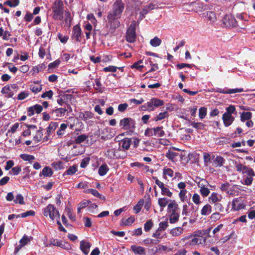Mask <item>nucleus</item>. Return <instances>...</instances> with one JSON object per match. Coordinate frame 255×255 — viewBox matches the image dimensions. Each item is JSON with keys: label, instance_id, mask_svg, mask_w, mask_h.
<instances>
[{"label": "nucleus", "instance_id": "52", "mask_svg": "<svg viewBox=\"0 0 255 255\" xmlns=\"http://www.w3.org/2000/svg\"><path fill=\"white\" fill-rule=\"evenodd\" d=\"M235 167L238 171L242 172L243 174L245 173V171L247 170V166L241 163L236 164Z\"/></svg>", "mask_w": 255, "mask_h": 255}, {"label": "nucleus", "instance_id": "2", "mask_svg": "<svg viewBox=\"0 0 255 255\" xmlns=\"http://www.w3.org/2000/svg\"><path fill=\"white\" fill-rule=\"evenodd\" d=\"M52 17L57 20H61L63 19L64 12L63 3L61 0L55 1L52 6Z\"/></svg>", "mask_w": 255, "mask_h": 255}, {"label": "nucleus", "instance_id": "54", "mask_svg": "<svg viewBox=\"0 0 255 255\" xmlns=\"http://www.w3.org/2000/svg\"><path fill=\"white\" fill-rule=\"evenodd\" d=\"M67 127V125L65 124H62L59 128V129L57 131V134L59 136H62L64 132Z\"/></svg>", "mask_w": 255, "mask_h": 255}, {"label": "nucleus", "instance_id": "11", "mask_svg": "<svg viewBox=\"0 0 255 255\" xmlns=\"http://www.w3.org/2000/svg\"><path fill=\"white\" fill-rule=\"evenodd\" d=\"M50 243L53 246L59 247L67 250L71 249L69 245L60 240L52 239L50 240Z\"/></svg>", "mask_w": 255, "mask_h": 255}, {"label": "nucleus", "instance_id": "59", "mask_svg": "<svg viewBox=\"0 0 255 255\" xmlns=\"http://www.w3.org/2000/svg\"><path fill=\"white\" fill-rule=\"evenodd\" d=\"M161 193L163 196H167L168 197H171L173 194L172 192H171L169 189L167 187L161 191Z\"/></svg>", "mask_w": 255, "mask_h": 255}, {"label": "nucleus", "instance_id": "13", "mask_svg": "<svg viewBox=\"0 0 255 255\" xmlns=\"http://www.w3.org/2000/svg\"><path fill=\"white\" fill-rule=\"evenodd\" d=\"M91 247V243L87 241L82 240L80 243V249L85 255L89 254Z\"/></svg>", "mask_w": 255, "mask_h": 255}, {"label": "nucleus", "instance_id": "43", "mask_svg": "<svg viewBox=\"0 0 255 255\" xmlns=\"http://www.w3.org/2000/svg\"><path fill=\"white\" fill-rule=\"evenodd\" d=\"M199 187H200V193L204 197H207L209 195L210 193L209 189L206 187L205 185L200 186L199 185Z\"/></svg>", "mask_w": 255, "mask_h": 255}, {"label": "nucleus", "instance_id": "27", "mask_svg": "<svg viewBox=\"0 0 255 255\" xmlns=\"http://www.w3.org/2000/svg\"><path fill=\"white\" fill-rule=\"evenodd\" d=\"M153 134L157 137H162L165 134L162 127H157L153 128Z\"/></svg>", "mask_w": 255, "mask_h": 255}, {"label": "nucleus", "instance_id": "23", "mask_svg": "<svg viewBox=\"0 0 255 255\" xmlns=\"http://www.w3.org/2000/svg\"><path fill=\"white\" fill-rule=\"evenodd\" d=\"M222 199V196L215 192L212 193L209 198V201H211L212 203L215 204L220 201Z\"/></svg>", "mask_w": 255, "mask_h": 255}, {"label": "nucleus", "instance_id": "60", "mask_svg": "<svg viewBox=\"0 0 255 255\" xmlns=\"http://www.w3.org/2000/svg\"><path fill=\"white\" fill-rule=\"evenodd\" d=\"M29 95V93L27 91H22L20 92L17 96V99L18 100H22L28 97Z\"/></svg>", "mask_w": 255, "mask_h": 255}, {"label": "nucleus", "instance_id": "28", "mask_svg": "<svg viewBox=\"0 0 255 255\" xmlns=\"http://www.w3.org/2000/svg\"><path fill=\"white\" fill-rule=\"evenodd\" d=\"M205 16L211 23L214 22L217 19L215 13L211 11H207Z\"/></svg>", "mask_w": 255, "mask_h": 255}, {"label": "nucleus", "instance_id": "24", "mask_svg": "<svg viewBox=\"0 0 255 255\" xmlns=\"http://www.w3.org/2000/svg\"><path fill=\"white\" fill-rule=\"evenodd\" d=\"M232 209L238 211L242 208V204L240 199L236 198L232 201Z\"/></svg>", "mask_w": 255, "mask_h": 255}, {"label": "nucleus", "instance_id": "61", "mask_svg": "<svg viewBox=\"0 0 255 255\" xmlns=\"http://www.w3.org/2000/svg\"><path fill=\"white\" fill-rule=\"evenodd\" d=\"M57 37L60 42L62 43H65L67 42L68 39V36L67 35H63L61 33H58L57 34Z\"/></svg>", "mask_w": 255, "mask_h": 255}, {"label": "nucleus", "instance_id": "38", "mask_svg": "<svg viewBox=\"0 0 255 255\" xmlns=\"http://www.w3.org/2000/svg\"><path fill=\"white\" fill-rule=\"evenodd\" d=\"M34 83L37 85H31L30 89L32 92L36 94L41 91L42 90V85L39 84L38 82H34Z\"/></svg>", "mask_w": 255, "mask_h": 255}, {"label": "nucleus", "instance_id": "14", "mask_svg": "<svg viewBox=\"0 0 255 255\" xmlns=\"http://www.w3.org/2000/svg\"><path fill=\"white\" fill-rule=\"evenodd\" d=\"M244 91L243 88H235V89H228L227 88H218L216 92L223 94H233L236 93H241Z\"/></svg>", "mask_w": 255, "mask_h": 255}, {"label": "nucleus", "instance_id": "36", "mask_svg": "<svg viewBox=\"0 0 255 255\" xmlns=\"http://www.w3.org/2000/svg\"><path fill=\"white\" fill-rule=\"evenodd\" d=\"M170 216H169V221L170 223L171 224L175 223L177 222L179 218V214L177 212H171L170 213Z\"/></svg>", "mask_w": 255, "mask_h": 255}, {"label": "nucleus", "instance_id": "15", "mask_svg": "<svg viewBox=\"0 0 255 255\" xmlns=\"http://www.w3.org/2000/svg\"><path fill=\"white\" fill-rule=\"evenodd\" d=\"M130 249L136 255H145L146 254L145 249L142 247L132 245L130 247Z\"/></svg>", "mask_w": 255, "mask_h": 255}, {"label": "nucleus", "instance_id": "12", "mask_svg": "<svg viewBox=\"0 0 255 255\" xmlns=\"http://www.w3.org/2000/svg\"><path fill=\"white\" fill-rule=\"evenodd\" d=\"M81 36V29L79 25H76L73 27L72 37L75 41H80Z\"/></svg>", "mask_w": 255, "mask_h": 255}, {"label": "nucleus", "instance_id": "35", "mask_svg": "<svg viewBox=\"0 0 255 255\" xmlns=\"http://www.w3.org/2000/svg\"><path fill=\"white\" fill-rule=\"evenodd\" d=\"M212 211V207L209 204H206L201 209V214L202 215L206 216L209 215Z\"/></svg>", "mask_w": 255, "mask_h": 255}, {"label": "nucleus", "instance_id": "29", "mask_svg": "<svg viewBox=\"0 0 255 255\" xmlns=\"http://www.w3.org/2000/svg\"><path fill=\"white\" fill-rule=\"evenodd\" d=\"M43 135L42 128L40 127L39 129L37 131L35 135L33 137V140L35 142L38 143L39 141H42Z\"/></svg>", "mask_w": 255, "mask_h": 255}, {"label": "nucleus", "instance_id": "40", "mask_svg": "<svg viewBox=\"0 0 255 255\" xmlns=\"http://www.w3.org/2000/svg\"><path fill=\"white\" fill-rule=\"evenodd\" d=\"M150 44L153 47H157L161 43V40L157 36H155L150 40Z\"/></svg>", "mask_w": 255, "mask_h": 255}, {"label": "nucleus", "instance_id": "21", "mask_svg": "<svg viewBox=\"0 0 255 255\" xmlns=\"http://www.w3.org/2000/svg\"><path fill=\"white\" fill-rule=\"evenodd\" d=\"M184 231V229L181 227H178L174 228L172 229L170 231V234L173 237H178L181 234H183Z\"/></svg>", "mask_w": 255, "mask_h": 255}, {"label": "nucleus", "instance_id": "26", "mask_svg": "<svg viewBox=\"0 0 255 255\" xmlns=\"http://www.w3.org/2000/svg\"><path fill=\"white\" fill-rule=\"evenodd\" d=\"M121 143H122V147L123 149L128 150L130 147L131 139L129 138H125L122 140Z\"/></svg>", "mask_w": 255, "mask_h": 255}, {"label": "nucleus", "instance_id": "39", "mask_svg": "<svg viewBox=\"0 0 255 255\" xmlns=\"http://www.w3.org/2000/svg\"><path fill=\"white\" fill-rule=\"evenodd\" d=\"M70 96L69 95H65L63 96H61L59 97V98L57 100V103L61 106H63L65 105H67L66 104V100L68 99V97Z\"/></svg>", "mask_w": 255, "mask_h": 255}, {"label": "nucleus", "instance_id": "7", "mask_svg": "<svg viewBox=\"0 0 255 255\" xmlns=\"http://www.w3.org/2000/svg\"><path fill=\"white\" fill-rule=\"evenodd\" d=\"M71 107L69 104L64 108H57L53 110L51 113L52 117L55 120H59L65 115V113L69 111Z\"/></svg>", "mask_w": 255, "mask_h": 255}, {"label": "nucleus", "instance_id": "41", "mask_svg": "<svg viewBox=\"0 0 255 255\" xmlns=\"http://www.w3.org/2000/svg\"><path fill=\"white\" fill-rule=\"evenodd\" d=\"M153 100L151 99L149 101L147 102L143 106L146 110L149 111H153L155 110L156 108L155 107H154L153 104Z\"/></svg>", "mask_w": 255, "mask_h": 255}, {"label": "nucleus", "instance_id": "64", "mask_svg": "<svg viewBox=\"0 0 255 255\" xmlns=\"http://www.w3.org/2000/svg\"><path fill=\"white\" fill-rule=\"evenodd\" d=\"M90 160V158L89 157L83 158L80 163V167L81 168H85L89 163Z\"/></svg>", "mask_w": 255, "mask_h": 255}, {"label": "nucleus", "instance_id": "30", "mask_svg": "<svg viewBox=\"0 0 255 255\" xmlns=\"http://www.w3.org/2000/svg\"><path fill=\"white\" fill-rule=\"evenodd\" d=\"M163 175L164 179H167V177H172L174 175V171L169 168H164L163 170Z\"/></svg>", "mask_w": 255, "mask_h": 255}, {"label": "nucleus", "instance_id": "45", "mask_svg": "<svg viewBox=\"0 0 255 255\" xmlns=\"http://www.w3.org/2000/svg\"><path fill=\"white\" fill-rule=\"evenodd\" d=\"M14 202L15 204L18 203L21 205L25 204L23 197L20 194H17L15 196L14 199Z\"/></svg>", "mask_w": 255, "mask_h": 255}, {"label": "nucleus", "instance_id": "63", "mask_svg": "<svg viewBox=\"0 0 255 255\" xmlns=\"http://www.w3.org/2000/svg\"><path fill=\"white\" fill-rule=\"evenodd\" d=\"M21 167L19 166H16L13 167L11 170L10 171V173L13 174L14 175H18L19 172L21 171Z\"/></svg>", "mask_w": 255, "mask_h": 255}, {"label": "nucleus", "instance_id": "33", "mask_svg": "<svg viewBox=\"0 0 255 255\" xmlns=\"http://www.w3.org/2000/svg\"><path fill=\"white\" fill-rule=\"evenodd\" d=\"M252 117V113L250 112H244L241 114V121L245 122L251 119Z\"/></svg>", "mask_w": 255, "mask_h": 255}, {"label": "nucleus", "instance_id": "47", "mask_svg": "<svg viewBox=\"0 0 255 255\" xmlns=\"http://www.w3.org/2000/svg\"><path fill=\"white\" fill-rule=\"evenodd\" d=\"M207 113V109L206 107H203L199 110V117L200 119H203L205 118Z\"/></svg>", "mask_w": 255, "mask_h": 255}, {"label": "nucleus", "instance_id": "56", "mask_svg": "<svg viewBox=\"0 0 255 255\" xmlns=\"http://www.w3.org/2000/svg\"><path fill=\"white\" fill-rule=\"evenodd\" d=\"M152 100H153V104L154 106V107H155V108H157V107H159L160 106H162L164 105V102L163 100H161L160 99H157V98H152Z\"/></svg>", "mask_w": 255, "mask_h": 255}, {"label": "nucleus", "instance_id": "20", "mask_svg": "<svg viewBox=\"0 0 255 255\" xmlns=\"http://www.w3.org/2000/svg\"><path fill=\"white\" fill-rule=\"evenodd\" d=\"M53 173V172L51 168L48 166H46L43 168L41 172L39 173V176L51 177Z\"/></svg>", "mask_w": 255, "mask_h": 255}, {"label": "nucleus", "instance_id": "5", "mask_svg": "<svg viewBox=\"0 0 255 255\" xmlns=\"http://www.w3.org/2000/svg\"><path fill=\"white\" fill-rule=\"evenodd\" d=\"M186 184L184 182H180L177 184L178 188L180 190L178 196L180 201L182 202L190 201L191 194L185 189Z\"/></svg>", "mask_w": 255, "mask_h": 255}, {"label": "nucleus", "instance_id": "46", "mask_svg": "<svg viewBox=\"0 0 255 255\" xmlns=\"http://www.w3.org/2000/svg\"><path fill=\"white\" fill-rule=\"evenodd\" d=\"M144 204V200L143 199H140L138 203L136 204L135 206L133 207V210L135 213H139Z\"/></svg>", "mask_w": 255, "mask_h": 255}, {"label": "nucleus", "instance_id": "44", "mask_svg": "<svg viewBox=\"0 0 255 255\" xmlns=\"http://www.w3.org/2000/svg\"><path fill=\"white\" fill-rule=\"evenodd\" d=\"M123 68V67H118L112 65H110L107 67L104 68L103 69V71L106 72H115L118 69L122 70Z\"/></svg>", "mask_w": 255, "mask_h": 255}, {"label": "nucleus", "instance_id": "34", "mask_svg": "<svg viewBox=\"0 0 255 255\" xmlns=\"http://www.w3.org/2000/svg\"><path fill=\"white\" fill-rule=\"evenodd\" d=\"M213 161L216 166H222L225 162V159L221 156H216L213 160Z\"/></svg>", "mask_w": 255, "mask_h": 255}, {"label": "nucleus", "instance_id": "37", "mask_svg": "<svg viewBox=\"0 0 255 255\" xmlns=\"http://www.w3.org/2000/svg\"><path fill=\"white\" fill-rule=\"evenodd\" d=\"M86 193H91L95 197H98L101 199H105V197L101 195L99 192L94 189H88L85 191Z\"/></svg>", "mask_w": 255, "mask_h": 255}, {"label": "nucleus", "instance_id": "55", "mask_svg": "<svg viewBox=\"0 0 255 255\" xmlns=\"http://www.w3.org/2000/svg\"><path fill=\"white\" fill-rule=\"evenodd\" d=\"M153 224L151 220L147 221L144 225V230L145 232H148L153 227Z\"/></svg>", "mask_w": 255, "mask_h": 255}, {"label": "nucleus", "instance_id": "9", "mask_svg": "<svg viewBox=\"0 0 255 255\" xmlns=\"http://www.w3.org/2000/svg\"><path fill=\"white\" fill-rule=\"evenodd\" d=\"M126 38L127 41L130 43L134 42L136 40L135 29L131 25L127 29Z\"/></svg>", "mask_w": 255, "mask_h": 255}, {"label": "nucleus", "instance_id": "4", "mask_svg": "<svg viewBox=\"0 0 255 255\" xmlns=\"http://www.w3.org/2000/svg\"><path fill=\"white\" fill-rule=\"evenodd\" d=\"M43 214L46 217H49L52 220L55 219H59V213L52 204H48L43 209Z\"/></svg>", "mask_w": 255, "mask_h": 255}, {"label": "nucleus", "instance_id": "51", "mask_svg": "<svg viewBox=\"0 0 255 255\" xmlns=\"http://www.w3.org/2000/svg\"><path fill=\"white\" fill-rule=\"evenodd\" d=\"M90 203H91V201L90 200H84L81 202L78 205V212L80 211L81 209L87 207Z\"/></svg>", "mask_w": 255, "mask_h": 255}, {"label": "nucleus", "instance_id": "1", "mask_svg": "<svg viewBox=\"0 0 255 255\" xmlns=\"http://www.w3.org/2000/svg\"><path fill=\"white\" fill-rule=\"evenodd\" d=\"M124 9L125 3L123 0H115L112 8L107 16L110 26L113 29H116L120 26L119 19L121 17Z\"/></svg>", "mask_w": 255, "mask_h": 255}, {"label": "nucleus", "instance_id": "58", "mask_svg": "<svg viewBox=\"0 0 255 255\" xmlns=\"http://www.w3.org/2000/svg\"><path fill=\"white\" fill-rule=\"evenodd\" d=\"M162 232L161 230H159V229H157L155 233H154L152 235V237L159 239L157 242H159L160 240H161L163 236L161 235V232Z\"/></svg>", "mask_w": 255, "mask_h": 255}, {"label": "nucleus", "instance_id": "10", "mask_svg": "<svg viewBox=\"0 0 255 255\" xmlns=\"http://www.w3.org/2000/svg\"><path fill=\"white\" fill-rule=\"evenodd\" d=\"M206 239L204 237L197 238L196 237H193L191 240L187 241L185 243L186 246H195L197 245L202 244L206 242Z\"/></svg>", "mask_w": 255, "mask_h": 255}, {"label": "nucleus", "instance_id": "57", "mask_svg": "<svg viewBox=\"0 0 255 255\" xmlns=\"http://www.w3.org/2000/svg\"><path fill=\"white\" fill-rule=\"evenodd\" d=\"M87 138L88 136L85 134L80 135L76 138L75 142L78 144L81 143L84 141Z\"/></svg>", "mask_w": 255, "mask_h": 255}, {"label": "nucleus", "instance_id": "25", "mask_svg": "<svg viewBox=\"0 0 255 255\" xmlns=\"http://www.w3.org/2000/svg\"><path fill=\"white\" fill-rule=\"evenodd\" d=\"M169 201L170 200L165 197L159 198L158 199V203L160 208V211H162L163 210L164 208L167 205Z\"/></svg>", "mask_w": 255, "mask_h": 255}, {"label": "nucleus", "instance_id": "49", "mask_svg": "<svg viewBox=\"0 0 255 255\" xmlns=\"http://www.w3.org/2000/svg\"><path fill=\"white\" fill-rule=\"evenodd\" d=\"M20 156L21 158L23 160L28 161L29 162L32 161L35 159V157L33 155L27 154H22Z\"/></svg>", "mask_w": 255, "mask_h": 255}, {"label": "nucleus", "instance_id": "18", "mask_svg": "<svg viewBox=\"0 0 255 255\" xmlns=\"http://www.w3.org/2000/svg\"><path fill=\"white\" fill-rule=\"evenodd\" d=\"M1 92L3 94L5 95V97L7 98H11L14 95V92L11 91L9 85H7L3 87Z\"/></svg>", "mask_w": 255, "mask_h": 255}, {"label": "nucleus", "instance_id": "8", "mask_svg": "<svg viewBox=\"0 0 255 255\" xmlns=\"http://www.w3.org/2000/svg\"><path fill=\"white\" fill-rule=\"evenodd\" d=\"M224 26L228 28L234 27L237 25V21L231 14L225 15L222 20Z\"/></svg>", "mask_w": 255, "mask_h": 255}, {"label": "nucleus", "instance_id": "42", "mask_svg": "<svg viewBox=\"0 0 255 255\" xmlns=\"http://www.w3.org/2000/svg\"><path fill=\"white\" fill-rule=\"evenodd\" d=\"M178 155V153L170 150L166 153V156L172 161H174Z\"/></svg>", "mask_w": 255, "mask_h": 255}, {"label": "nucleus", "instance_id": "53", "mask_svg": "<svg viewBox=\"0 0 255 255\" xmlns=\"http://www.w3.org/2000/svg\"><path fill=\"white\" fill-rule=\"evenodd\" d=\"M222 216H223V215H221L219 213L215 212L211 215L210 219L212 222H216L219 220Z\"/></svg>", "mask_w": 255, "mask_h": 255}, {"label": "nucleus", "instance_id": "3", "mask_svg": "<svg viewBox=\"0 0 255 255\" xmlns=\"http://www.w3.org/2000/svg\"><path fill=\"white\" fill-rule=\"evenodd\" d=\"M226 112L223 115L222 120L225 127H228L231 125L235 120L232 114H236V108L234 106L231 105L227 107Z\"/></svg>", "mask_w": 255, "mask_h": 255}, {"label": "nucleus", "instance_id": "62", "mask_svg": "<svg viewBox=\"0 0 255 255\" xmlns=\"http://www.w3.org/2000/svg\"><path fill=\"white\" fill-rule=\"evenodd\" d=\"M65 18H64V21L68 25H70V22L71 20V14L69 11H65Z\"/></svg>", "mask_w": 255, "mask_h": 255}, {"label": "nucleus", "instance_id": "22", "mask_svg": "<svg viewBox=\"0 0 255 255\" xmlns=\"http://www.w3.org/2000/svg\"><path fill=\"white\" fill-rule=\"evenodd\" d=\"M168 117L169 114L168 112L165 111L164 112L160 113L156 116L154 117L152 120L154 122H158L164 120L165 119L167 118Z\"/></svg>", "mask_w": 255, "mask_h": 255}, {"label": "nucleus", "instance_id": "32", "mask_svg": "<svg viewBox=\"0 0 255 255\" xmlns=\"http://www.w3.org/2000/svg\"><path fill=\"white\" fill-rule=\"evenodd\" d=\"M32 237H28L27 236L24 235L20 240V245L19 246L21 248L22 247L28 244L32 240Z\"/></svg>", "mask_w": 255, "mask_h": 255}, {"label": "nucleus", "instance_id": "31", "mask_svg": "<svg viewBox=\"0 0 255 255\" xmlns=\"http://www.w3.org/2000/svg\"><path fill=\"white\" fill-rule=\"evenodd\" d=\"M109 170L108 165L105 163L99 167L98 173L100 176H104L107 174Z\"/></svg>", "mask_w": 255, "mask_h": 255}, {"label": "nucleus", "instance_id": "19", "mask_svg": "<svg viewBox=\"0 0 255 255\" xmlns=\"http://www.w3.org/2000/svg\"><path fill=\"white\" fill-rule=\"evenodd\" d=\"M173 249V247H168L166 245H163L161 244L157 246L156 252L157 253H161L162 252H164L165 253L170 252L172 251Z\"/></svg>", "mask_w": 255, "mask_h": 255}, {"label": "nucleus", "instance_id": "17", "mask_svg": "<svg viewBox=\"0 0 255 255\" xmlns=\"http://www.w3.org/2000/svg\"><path fill=\"white\" fill-rule=\"evenodd\" d=\"M178 205L175 200H170L167 204V212L168 213L177 212Z\"/></svg>", "mask_w": 255, "mask_h": 255}, {"label": "nucleus", "instance_id": "16", "mask_svg": "<svg viewBox=\"0 0 255 255\" xmlns=\"http://www.w3.org/2000/svg\"><path fill=\"white\" fill-rule=\"evenodd\" d=\"M235 185H231L228 182L223 184L220 189L223 191H225L228 194L231 195L233 194V190Z\"/></svg>", "mask_w": 255, "mask_h": 255}, {"label": "nucleus", "instance_id": "6", "mask_svg": "<svg viewBox=\"0 0 255 255\" xmlns=\"http://www.w3.org/2000/svg\"><path fill=\"white\" fill-rule=\"evenodd\" d=\"M119 125L123 129L131 131L134 128L135 123L131 118H125L120 121Z\"/></svg>", "mask_w": 255, "mask_h": 255}, {"label": "nucleus", "instance_id": "50", "mask_svg": "<svg viewBox=\"0 0 255 255\" xmlns=\"http://www.w3.org/2000/svg\"><path fill=\"white\" fill-rule=\"evenodd\" d=\"M153 180H154L155 184L159 187V188L161 189V191L163 190L166 186H165V184L158 179L156 177L153 176L152 177Z\"/></svg>", "mask_w": 255, "mask_h": 255}, {"label": "nucleus", "instance_id": "48", "mask_svg": "<svg viewBox=\"0 0 255 255\" xmlns=\"http://www.w3.org/2000/svg\"><path fill=\"white\" fill-rule=\"evenodd\" d=\"M19 0H8L4 2V4L10 7H15L19 4Z\"/></svg>", "mask_w": 255, "mask_h": 255}]
</instances>
